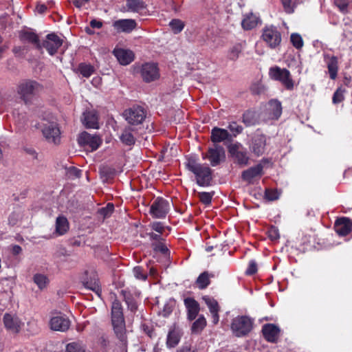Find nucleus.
Here are the masks:
<instances>
[{"instance_id": "nucleus-34", "label": "nucleus", "mask_w": 352, "mask_h": 352, "mask_svg": "<svg viewBox=\"0 0 352 352\" xmlns=\"http://www.w3.org/2000/svg\"><path fill=\"white\" fill-rule=\"evenodd\" d=\"M258 23V18L251 14L246 16L241 22V25L244 30H248L254 28Z\"/></svg>"}, {"instance_id": "nucleus-56", "label": "nucleus", "mask_w": 352, "mask_h": 352, "mask_svg": "<svg viewBox=\"0 0 352 352\" xmlns=\"http://www.w3.org/2000/svg\"><path fill=\"white\" fill-rule=\"evenodd\" d=\"M268 236L272 240H276L279 238V232L278 230L276 228H271L268 230Z\"/></svg>"}, {"instance_id": "nucleus-5", "label": "nucleus", "mask_w": 352, "mask_h": 352, "mask_svg": "<svg viewBox=\"0 0 352 352\" xmlns=\"http://www.w3.org/2000/svg\"><path fill=\"white\" fill-rule=\"evenodd\" d=\"M269 76L272 80L279 81L287 90H292L294 87V81L292 75L285 68L272 67L269 70Z\"/></svg>"}, {"instance_id": "nucleus-8", "label": "nucleus", "mask_w": 352, "mask_h": 352, "mask_svg": "<svg viewBox=\"0 0 352 352\" xmlns=\"http://www.w3.org/2000/svg\"><path fill=\"white\" fill-rule=\"evenodd\" d=\"M123 116L129 124L138 125L142 123L144 120L146 112L142 107L133 106L126 109L123 113Z\"/></svg>"}, {"instance_id": "nucleus-46", "label": "nucleus", "mask_w": 352, "mask_h": 352, "mask_svg": "<svg viewBox=\"0 0 352 352\" xmlns=\"http://www.w3.org/2000/svg\"><path fill=\"white\" fill-rule=\"evenodd\" d=\"M228 128L231 131L234 137H236L243 131V127L238 124L236 122H230Z\"/></svg>"}, {"instance_id": "nucleus-19", "label": "nucleus", "mask_w": 352, "mask_h": 352, "mask_svg": "<svg viewBox=\"0 0 352 352\" xmlns=\"http://www.w3.org/2000/svg\"><path fill=\"white\" fill-rule=\"evenodd\" d=\"M182 336V329L175 324L171 326L169 329L166 338L167 347L173 348L179 344Z\"/></svg>"}, {"instance_id": "nucleus-15", "label": "nucleus", "mask_w": 352, "mask_h": 352, "mask_svg": "<svg viewBox=\"0 0 352 352\" xmlns=\"http://www.w3.org/2000/svg\"><path fill=\"white\" fill-rule=\"evenodd\" d=\"M263 175V166L258 164L245 170L241 173V179L248 184H253Z\"/></svg>"}, {"instance_id": "nucleus-58", "label": "nucleus", "mask_w": 352, "mask_h": 352, "mask_svg": "<svg viewBox=\"0 0 352 352\" xmlns=\"http://www.w3.org/2000/svg\"><path fill=\"white\" fill-rule=\"evenodd\" d=\"M25 153L28 155L32 159L36 160L38 157V153L32 148H25L24 149Z\"/></svg>"}, {"instance_id": "nucleus-18", "label": "nucleus", "mask_w": 352, "mask_h": 352, "mask_svg": "<svg viewBox=\"0 0 352 352\" xmlns=\"http://www.w3.org/2000/svg\"><path fill=\"white\" fill-rule=\"evenodd\" d=\"M266 137L263 134L255 135L250 145V151L256 156L263 155L265 150Z\"/></svg>"}, {"instance_id": "nucleus-12", "label": "nucleus", "mask_w": 352, "mask_h": 352, "mask_svg": "<svg viewBox=\"0 0 352 352\" xmlns=\"http://www.w3.org/2000/svg\"><path fill=\"white\" fill-rule=\"evenodd\" d=\"M169 210V203L162 197H157L150 208L151 215L157 219L164 218Z\"/></svg>"}, {"instance_id": "nucleus-26", "label": "nucleus", "mask_w": 352, "mask_h": 352, "mask_svg": "<svg viewBox=\"0 0 352 352\" xmlns=\"http://www.w3.org/2000/svg\"><path fill=\"white\" fill-rule=\"evenodd\" d=\"M203 300H204L205 303L207 305L210 310V312L212 315L213 324H217L219 320V306L218 305L217 301L209 296H204L203 298Z\"/></svg>"}, {"instance_id": "nucleus-44", "label": "nucleus", "mask_w": 352, "mask_h": 352, "mask_svg": "<svg viewBox=\"0 0 352 352\" xmlns=\"http://www.w3.org/2000/svg\"><path fill=\"white\" fill-rule=\"evenodd\" d=\"M199 200L205 205H209L211 203L214 192H201L198 193Z\"/></svg>"}, {"instance_id": "nucleus-63", "label": "nucleus", "mask_w": 352, "mask_h": 352, "mask_svg": "<svg viewBox=\"0 0 352 352\" xmlns=\"http://www.w3.org/2000/svg\"><path fill=\"white\" fill-rule=\"evenodd\" d=\"M90 25L93 28L100 29L102 26V23L100 21L93 19L90 21Z\"/></svg>"}, {"instance_id": "nucleus-29", "label": "nucleus", "mask_w": 352, "mask_h": 352, "mask_svg": "<svg viewBox=\"0 0 352 352\" xmlns=\"http://www.w3.org/2000/svg\"><path fill=\"white\" fill-rule=\"evenodd\" d=\"M184 305L188 311V318L190 320L195 319L199 311V303L192 298H187L184 300Z\"/></svg>"}, {"instance_id": "nucleus-24", "label": "nucleus", "mask_w": 352, "mask_h": 352, "mask_svg": "<svg viewBox=\"0 0 352 352\" xmlns=\"http://www.w3.org/2000/svg\"><path fill=\"white\" fill-rule=\"evenodd\" d=\"M126 7L127 11L144 14L147 11V6L142 0H126Z\"/></svg>"}, {"instance_id": "nucleus-32", "label": "nucleus", "mask_w": 352, "mask_h": 352, "mask_svg": "<svg viewBox=\"0 0 352 352\" xmlns=\"http://www.w3.org/2000/svg\"><path fill=\"white\" fill-rule=\"evenodd\" d=\"M69 229V223L63 216H60L56 220V230L55 232L57 235L60 236L67 232Z\"/></svg>"}, {"instance_id": "nucleus-20", "label": "nucleus", "mask_w": 352, "mask_h": 352, "mask_svg": "<svg viewBox=\"0 0 352 352\" xmlns=\"http://www.w3.org/2000/svg\"><path fill=\"white\" fill-rule=\"evenodd\" d=\"M50 325L54 331H65L69 329L70 322L64 316H56L51 318Z\"/></svg>"}, {"instance_id": "nucleus-43", "label": "nucleus", "mask_w": 352, "mask_h": 352, "mask_svg": "<svg viewBox=\"0 0 352 352\" xmlns=\"http://www.w3.org/2000/svg\"><path fill=\"white\" fill-rule=\"evenodd\" d=\"M290 41L294 47L296 49H300L303 46V41L301 36L297 33H293L291 34Z\"/></svg>"}, {"instance_id": "nucleus-57", "label": "nucleus", "mask_w": 352, "mask_h": 352, "mask_svg": "<svg viewBox=\"0 0 352 352\" xmlns=\"http://www.w3.org/2000/svg\"><path fill=\"white\" fill-rule=\"evenodd\" d=\"M151 228L160 234L163 233L164 227L160 222H154L151 224Z\"/></svg>"}, {"instance_id": "nucleus-55", "label": "nucleus", "mask_w": 352, "mask_h": 352, "mask_svg": "<svg viewBox=\"0 0 352 352\" xmlns=\"http://www.w3.org/2000/svg\"><path fill=\"white\" fill-rule=\"evenodd\" d=\"M113 210V205L108 204L107 207L100 209V214L104 217L109 216Z\"/></svg>"}, {"instance_id": "nucleus-1", "label": "nucleus", "mask_w": 352, "mask_h": 352, "mask_svg": "<svg viewBox=\"0 0 352 352\" xmlns=\"http://www.w3.org/2000/svg\"><path fill=\"white\" fill-rule=\"evenodd\" d=\"M111 322L116 336L124 346H126L125 323L121 303L115 300L111 307Z\"/></svg>"}, {"instance_id": "nucleus-27", "label": "nucleus", "mask_w": 352, "mask_h": 352, "mask_svg": "<svg viewBox=\"0 0 352 352\" xmlns=\"http://www.w3.org/2000/svg\"><path fill=\"white\" fill-rule=\"evenodd\" d=\"M232 135L226 129L214 127L211 131V141L215 144L227 140H231Z\"/></svg>"}, {"instance_id": "nucleus-45", "label": "nucleus", "mask_w": 352, "mask_h": 352, "mask_svg": "<svg viewBox=\"0 0 352 352\" xmlns=\"http://www.w3.org/2000/svg\"><path fill=\"white\" fill-rule=\"evenodd\" d=\"M65 352H85V351L81 344L74 342L67 345Z\"/></svg>"}, {"instance_id": "nucleus-11", "label": "nucleus", "mask_w": 352, "mask_h": 352, "mask_svg": "<svg viewBox=\"0 0 352 352\" xmlns=\"http://www.w3.org/2000/svg\"><path fill=\"white\" fill-rule=\"evenodd\" d=\"M203 158L208 159L212 166H216L225 160V150L221 146L214 144L208 148V153L203 155Z\"/></svg>"}, {"instance_id": "nucleus-2", "label": "nucleus", "mask_w": 352, "mask_h": 352, "mask_svg": "<svg viewBox=\"0 0 352 352\" xmlns=\"http://www.w3.org/2000/svg\"><path fill=\"white\" fill-rule=\"evenodd\" d=\"M188 169L196 177L197 184L200 186H208L212 180V170L206 165L198 164L195 160H188L186 164Z\"/></svg>"}, {"instance_id": "nucleus-47", "label": "nucleus", "mask_w": 352, "mask_h": 352, "mask_svg": "<svg viewBox=\"0 0 352 352\" xmlns=\"http://www.w3.org/2000/svg\"><path fill=\"white\" fill-rule=\"evenodd\" d=\"M241 50L242 46L241 44L234 45L230 50L229 58L232 60H236L239 57Z\"/></svg>"}, {"instance_id": "nucleus-49", "label": "nucleus", "mask_w": 352, "mask_h": 352, "mask_svg": "<svg viewBox=\"0 0 352 352\" xmlns=\"http://www.w3.org/2000/svg\"><path fill=\"white\" fill-rule=\"evenodd\" d=\"M21 219L20 211H14L11 213L8 218V223L11 226H15Z\"/></svg>"}, {"instance_id": "nucleus-59", "label": "nucleus", "mask_w": 352, "mask_h": 352, "mask_svg": "<svg viewBox=\"0 0 352 352\" xmlns=\"http://www.w3.org/2000/svg\"><path fill=\"white\" fill-rule=\"evenodd\" d=\"M154 250L156 251L161 252L163 254H165L168 251L167 247L162 243H159L156 244L154 247Z\"/></svg>"}, {"instance_id": "nucleus-16", "label": "nucleus", "mask_w": 352, "mask_h": 352, "mask_svg": "<svg viewBox=\"0 0 352 352\" xmlns=\"http://www.w3.org/2000/svg\"><path fill=\"white\" fill-rule=\"evenodd\" d=\"M42 132L46 140L54 144H58L60 140V132L56 122H47L42 129Z\"/></svg>"}, {"instance_id": "nucleus-28", "label": "nucleus", "mask_w": 352, "mask_h": 352, "mask_svg": "<svg viewBox=\"0 0 352 352\" xmlns=\"http://www.w3.org/2000/svg\"><path fill=\"white\" fill-rule=\"evenodd\" d=\"M262 332L268 342H275L278 336L279 329L273 324H266L263 325Z\"/></svg>"}, {"instance_id": "nucleus-42", "label": "nucleus", "mask_w": 352, "mask_h": 352, "mask_svg": "<svg viewBox=\"0 0 352 352\" xmlns=\"http://www.w3.org/2000/svg\"><path fill=\"white\" fill-rule=\"evenodd\" d=\"M169 25L175 34L181 32L185 26L184 23L179 19H173L170 21Z\"/></svg>"}, {"instance_id": "nucleus-53", "label": "nucleus", "mask_w": 352, "mask_h": 352, "mask_svg": "<svg viewBox=\"0 0 352 352\" xmlns=\"http://www.w3.org/2000/svg\"><path fill=\"white\" fill-rule=\"evenodd\" d=\"M336 6L340 9V10L342 12H347V8L349 5L348 0H335Z\"/></svg>"}, {"instance_id": "nucleus-48", "label": "nucleus", "mask_w": 352, "mask_h": 352, "mask_svg": "<svg viewBox=\"0 0 352 352\" xmlns=\"http://www.w3.org/2000/svg\"><path fill=\"white\" fill-rule=\"evenodd\" d=\"M85 285L87 288L95 292L98 296L100 295V285L98 281L96 279L91 281H87L85 283Z\"/></svg>"}, {"instance_id": "nucleus-21", "label": "nucleus", "mask_w": 352, "mask_h": 352, "mask_svg": "<svg viewBox=\"0 0 352 352\" xmlns=\"http://www.w3.org/2000/svg\"><path fill=\"white\" fill-rule=\"evenodd\" d=\"M137 23L134 19H120L113 22V26L118 32H131L136 28Z\"/></svg>"}, {"instance_id": "nucleus-61", "label": "nucleus", "mask_w": 352, "mask_h": 352, "mask_svg": "<svg viewBox=\"0 0 352 352\" xmlns=\"http://www.w3.org/2000/svg\"><path fill=\"white\" fill-rule=\"evenodd\" d=\"M10 250L13 255H19L22 252V248L18 245H11Z\"/></svg>"}, {"instance_id": "nucleus-41", "label": "nucleus", "mask_w": 352, "mask_h": 352, "mask_svg": "<svg viewBox=\"0 0 352 352\" xmlns=\"http://www.w3.org/2000/svg\"><path fill=\"white\" fill-rule=\"evenodd\" d=\"M122 294L124 298L126 303L128 305V308L131 311H134L137 309V304L134 299L131 296L130 294L126 291H122Z\"/></svg>"}, {"instance_id": "nucleus-13", "label": "nucleus", "mask_w": 352, "mask_h": 352, "mask_svg": "<svg viewBox=\"0 0 352 352\" xmlns=\"http://www.w3.org/2000/svg\"><path fill=\"white\" fill-rule=\"evenodd\" d=\"M140 74L144 82H151L160 78L159 68L155 63H146L142 65Z\"/></svg>"}, {"instance_id": "nucleus-38", "label": "nucleus", "mask_w": 352, "mask_h": 352, "mask_svg": "<svg viewBox=\"0 0 352 352\" xmlns=\"http://www.w3.org/2000/svg\"><path fill=\"white\" fill-rule=\"evenodd\" d=\"M77 70L83 77L89 78L94 73V69L91 65L80 63Z\"/></svg>"}, {"instance_id": "nucleus-39", "label": "nucleus", "mask_w": 352, "mask_h": 352, "mask_svg": "<svg viewBox=\"0 0 352 352\" xmlns=\"http://www.w3.org/2000/svg\"><path fill=\"white\" fill-rule=\"evenodd\" d=\"M243 122L247 126H250L256 124V118L255 113L253 111H248L243 115Z\"/></svg>"}, {"instance_id": "nucleus-50", "label": "nucleus", "mask_w": 352, "mask_h": 352, "mask_svg": "<svg viewBox=\"0 0 352 352\" xmlns=\"http://www.w3.org/2000/svg\"><path fill=\"white\" fill-rule=\"evenodd\" d=\"M134 276L139 280H144L147 278V275L144 272L143 269L140 266H136L133 269Z\"/></svg>"}, {"instance_id": "nucleus-30", "label": "nucleus", "mask_w": 352, "mask_h": 352, "mask_svg": "<svg viewBox=\"0 0 352 352\" xmlns=\"http://www.w3.org/2000/svg\"><path fill=\"white\" fill-rule=\"evenodd\" d=\"M83 116V123L87 128L98 129V116L95 111H86Z\"/></svg>"}, {"instance_id": "nucleus-37", "label": "nucleus", "mask_w": 352, "mask_h": 352, "mask_svg": "<svg viewBox=\"0 0 352 352\" xmlns=\"http://www.w3.org/2000/svg\"><path fill=\"white\" fill-rule=\"evenodd\" d=\"M206 325V320L204 316H200L192 324L191 330L192 333H200Z\"/></svg>"}, {"instance_id": "nucleus-52", "label": "nucleus", "mask_w": 352, "mask_h": 352, "mask_svg": "<svg viewBox=\"0 0 352 352\" xmlns=\"http://www.w3.org/2000/svg\"><path fill=\"white\" fill-rule=\"evenodd\" d=\"M265 197L269 201H274L278 198L279 195L276 190L267 189L265 190Z\"/></svg>"}, {"instance_id": "nucleus-33", "label": "nucleus", "mask_w": 352, "mask_h": 352, "mask_svg": "<svg viewBox=\"0 0 352 352\" xmlns=\"http://www.w3.org/2000/svg\"><path fill=\"white\" fill-rule=\"evenodd\" d=\"M121 142L127 146H132L135 142V138L132 133L131 127L125 128L120 136Z\"/></svg>"}, {"instance_id": "nucleus-64", "label": "nucleus", "mask_w": 352, "mask_h": 352, "mask_svg": "<svg viewBox=\"0 0 352 352\" xmlns=\"http://www.w3.org/2000/svg\"><path fill=\"white\" fill-rule=\"evenodd\" d=\"M172 312V308L168 305H165L162 311V315L167 317Z\"/></svg>"}, {"instance_id": "nucleus-22", "label": "nucleus", "mask_w": 352, "mask_h": 352, "mask_svg": "<svg viewBox=\"0 0 352 352\" xmlns=\"http://www.w3.org/2000/svg\"><path fill=\"white\" fill-rule=\"evenodd\" d=\"M351 226L352 222L346 217L337 219L334 225L336 232L342 236L348 234L351 230Z\"/></svg>"}, {"instance_id": "nucleus-25", "label": "nucleus", "mask_w": 352, "mask_h": 352, "mask_svg": "<svg viewBox=\"0 0 352 352\" xmlns=\"http://www.w3.org/2000/svg\"><path fill=\"white\" fill-rule=\"evenodd\" d=\"M324 58L327 65L328 72L331 79H336L338 71V61L337 57L325 54L324 55Z\"/></svg>"}, {"instance_id": "nucleus-23", "label": "nucleus", "mask_w": 352, "mask_h": 352, "mask_svg": "<svg viewBox=\"0 0 352 352\" xmlns=\"http://www.w3.org/2000/svg\"><path fill=\"white\" fill-rule=\"evenodd\" d=\"M113 54L121 65H126L131 63L134 58L132 51L124 49H115Z\"/></svg>"}, {"instance_id": "nucleus-17", "label": "nucleus", "mask_w": 352, "mask_h": 352, "mask_svg": "<svg viewBox=\"0 0 352 352\" xmlns=\"http://www.w3.org/2000/svg\"><path fill=\"white\" fill-rule=\"evenodd\" d=\"M62 44L63 39L56 34L51 33L46 36V38L43 41L41 47H43L45 48L47 52L52 56L56 53L58 49Z\"/></svg>"}, {"instance_id": "nucleus-14", "label": "nucleus", "mask_w": 352, "mask_h": 352, "mask_svg": "<svg viewBox=\"0 0 352 352\" xmlns=\"http://www.w3.org/2000/svg\"><path fill=\"white\" fill-rule=\"evenodd\" d=\"M281 113L282 106L280 102L277 100H271L266 105L262 116L265 120H278Z\"/></svg>"}, {"instance_id": "nucleus-35", "label": "nucleus", "mask_w": 352, "mask_h": 352, "mask_svg": "<svg viewBox=\"0 0 352 352\" xmlns=\"http://www.w3.org/2000/svg\"><path fill=\"white\" fill-rule=\"evenodd\" d=\"M33 281L41 290L44 289L49 283L47 276L41 273L34 274Z\"/></svg>"}, {"instance_id": "nucleus-60", "label": "nucleus", "mask_w": 352, "mask_h": 352, "mask_svg": "<svg viewBox=\"0 0 352 352\" xmlns=\"http://www.w3.org/2000/svg\"><path fill=\"white\" fill-rule=\"evenodd\" d=\"M69 174L76 177H80L81 175V170L75 167H71L69 168Z\"/></svg>"}, {"instance_id": "nucleus-7", "label": "nucleus", "mask_w": 352, "mask_h": 352, "mask_svg": "<svg viewBox=\"0 0 352 352\" xmlns=\"http://www.w3.org/2000/svg\"><path fill=\"white\" fill-rule=\"evenodd\" d=\"M228 152L235 162L241 166H246L249 163L250 157L247 150L239 142H235L228 146Z\"/></svg>"}, {"instance_id": "nucleus-40", "label": "nucleus", "mask_w": 352, "mask_h": 352, "mask_svg": "<svg viewBox=\"0 0 352 352\" xmlns=\"http://www.w3.org/2000/svg\"><path fill=\"white\" fill-rule=\"evenodd\" d=\"M283 9L287 14H292L294 12L296 5L298 3V0H280Z\"/></svg>"}, {"instance_id": "nucleus-36", "label": "nucleus", "mask_w": 352, "mask_h": 352, "mask_svg": "<svg viewBox=\"0 0 352 352\" xmlns=\"http://www.w3.org/2000/svg\"><path fill=\"white\" fill-rule=\"evenodd\" d=\"M210 276L208 272H204L201 273L196 280L197 287L201 289L206 288L210 284Z\"/></svg>"}, {"instance_id": "nucleus-3", "label": "nucleus", "mask_w": 352, "mask_h": 352, "mask_svg": "<svg viewBox=\"0 0 352 352\" xmlns=\"http://www.w3.org/2000/svg\"><path fill=\"white\" fill-rule=\"evenodd\" d=\"M42 89L43 86L41 84L32 80H23L17 86V93L25 104L30 102Z\"/></svg>"}, {"instance_id": "nucleus-10", "label": "nucleus", "mask_w": 352, "mask_h": 352, "mask_svg": "<svg viewBox=\"0 0 352 352\" xmlns=\"http://www.w3.org/2000/svg\"><path fill=\"white\" fill-rule=\"evenodd\" d=\"M3 322L8 331L13 334L20 332L23 322L15 314L6 313L3 317Z\"/></svg>"}, {"instance_id": "nucleus-4", "label": "nucleus", "mask_w": 352, "mask_h": 352, "mask_svg": "<svg viewBox=\"0 0 352 352\" xmlns=\"http://www.w3.org/2000/svg\"><path fill=\"white\" fill-rule=\"evenodd\" d=\"M254 321L246 316H239L232 319L230 329L232 333L236 337L247 336L253 328Z\"/></svg>"}, {"instance_id": "nucleus-54", "label": "nucleus", "mask_w": 352, "mask_h": 352, "mask_svg": "<svg viewBox=\"0 0 352 352\" xmlns=\"http://www.w3.org/2000/svg\"><path fill=\"white\" fill-rule=\"evenodd\" d=\"M257 271V265L254 261H251L249 263L248 267L246 270V274L248 275H252Z\"/></svg>"}, {"instance_id": "nucleus-6", "label": "nucleus", "mask_w": 352, "mask_h": 352, "mask_svg": "<svg viewBox=\"0 0 352 352\" xmlns=\"http://www.w3.org/2000/svg\"><path fill=\"white\" fill-rule=\"evenodd\" d=\"M262 39L271 49H275L281 43V34L274 25L265 26L263 30Z\"/></svg>"}, {"instance_id": "nucleus-9", "label": "nucleus", "mask_w": 352, "mask_h": 352, "mask_svg": "<svg viewBox=\"0 0 352 352\" xmlns=\"http://www.w3.org/2000/svg\"><path fill=\"white\" fill-rule=\"evenodd\" d=\"M102 139L97 135H91L86 131L81 133L78 142L81 146L88 148L91 151L97 150L102 144Z\"/></svg>"}, {"instance_id": "nucleus-51", "label": "nucleus", "mask_w": 352, "mask_h": 352, "mask_svg": "<svg viewBox=\"0 0 352 352\" xmlns=\"http://www.w3.org/2000/svg\"><path fill=\"white\" fill-rule=\"evenodd\" d=\"M343 100H344V90L339 88L333 94V98H332L333 102L334 104H338V103L341 102Z\"/></svg>"}, {"instance_id": "nucleus-31", "label": "nucleus", "mask_w": 352, "mask_h": 352, "mask_svg": "<svg viewBox=\"0 0 352 352\" xmlns=\"http://www.w3.org/2000/svg\"><path fill=\"white\" fill-rule=\"evenodd\" d=\"M20 39L22 41H27L36 45L38 48H41V45L39 43L38 37L36 34L29 31H22L19 34Z\"/></svg>"}, {"instance_id": "nucleus-62", "label": "nucleus", "mask_w": 352, "mask_h": 352, "mask_svg": "<svg viewBox=\"0 0 352 352\" xmlns=\"http://www.w3.org/2000/svg\"><path fill=\"white\" fill-rule=\"evenodd\" d=\"M177 352H197L196 349L192 348L190 346L185 345L182 346L179 349H177Z\"/></svg>"}]
</instances>
